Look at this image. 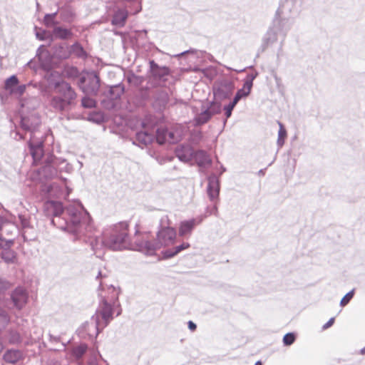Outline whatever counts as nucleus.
Masks as SVG:
<instances>
[{
  "mask_svg": "<svg viewBox=\"0 0 365 365\" xmlns=\"http://www.w3.org/2000/svg\"><path fill=\"white\" fill-rule=\"evenodd\" d=\"M192 137L193 140H200L202 138V134L201 131H196L192 133Z\"/></svg>",
  "mask_w": 365,
  "mask_h": 365,
  "instance_id": "5fc2aeb1",
  "label": "nucleus"
},
{
  "mask_svg": "<svg viewBox=\"0 0 365 365\" xmlns=\"http://www.w3.org/2000/svg\"><path fill=\"white\" fill-rule=\"evenodd\" d=\"M251 89H247V88L245 87V85L243 84V87L240 89H239L235 97L233 98L232 102H233L235 104H237V103L244 97H246L249 96L250 93Z\"/></svg>",
  "mask_w": 365,
  "mask_h": 365,
  "instance_id": "e433bc0d",
  "label": "nucleus"
},
{
  "mask_svg": "<svg viewBox=\"0 0 365 365\" xmlns=\"http://www.w3.org/2000/svg\"><path fill=\"white\" fill-rule=\"evenodd\" d=\"M19 81L16 75H12L6 79L4 83V88L11 93L16 86L19 84Z\"/></svg>",
  "mask_w": 365,
  "mask_h": 365,
  "instance_id": "2f4dec72",
  "label": "nucleus"
},
{
  "mask_svg": "<svg viewBox=\"0 0 365 365\" xmlns=\"http://www.w3.org/2000/svg\"><path fill=\"white\" fill-rule=\"evenodd\" d=\"M58 160L53 156L49 158L46 164L44 165L41 170V174L43 178L46 179H52L57 176L58 170L56 165H58Z\"/></svg>",
  "mask_w": 365,
  "mask_h": 365,
  "instance_id": "f3484780",
  "label": "nucleus"
},
{
  "mask_svg": "<svg viewBox=\"0 0 365 365\" xmlns=\"http://www.w3.org/2000/svg\"><path fill=\"white\" fill-rule=\"evenodd\" d=\"M125 92L122 83L109 86L101 96V104L107 110H113L120 106L121 96Z\"/></svg>",
  "mask_w": 365,
  "mask_h": 365,
  "instance_id": "20e7f679",
  "label": "nucleus"
},
{
  "mask_svg": "<svg viewBox=\"0 0 365 365\" xmlns=\"http://www.w3.org/2000/svg\"><path fill=\"white\" fill-rule=\"evenodd\" d=\"M278 34L277 31H275L274 29L272 27L269 28L262 38L261 45L262 51H264L267 48L274 43L277 41Z\"/></svg>",
  "mask_w": 365,
  "mask_h": 365,
  "instance_id": "5701e85b",
  "label": "nucleus"
},
{
  "mask_svg": "<svg viewBox=\"0 0 365 365\" xmlns=\"http://www.w3.org/2000/svg\"><path fill=\"white\" fill-rule=\"evenodd\" d=\"M29 301V293L22 287H17L10 293V297L6 302L9 309L21 311Z\"/></svg>",
  "mask_w": 365,
  "mask_h": 365,
  "instance_id": "0eeeda50",
  "label": "nucleus"
},
{
  "mask_svg": "<svg viewBox=\"0 0 365 365\" xmlns=\"http://www.w3.org/2000/svg\"><path fill=\"white\" fill-rule=\"evenodd\" d=\"M27 85L26 84H21V85H17L16 88L11 91V94L16 95L19 96H21L26 91Z\"/></svg>",
  "mask_w": 365,
  "mask_h": 365,
  "instance_id": "de8ad7c7",
  "label": "nucleus"
},
{
  "mask_svg": "<svg viewBox=\"0 0 365 365\" xmlns=\"http://www.w3.org/2000/svg\"><path fill=\"white\" fill-rule=\"evenodd\" d=\"M205 108L210 111L211 117L220 113L222 110L221 103L214 101L208 102V106Z\"/></svg>",
  "mask_w": 365,
  "mask_h": 365,
  "instance_id": "72a5a7b5",
  "label": "nucleus"
},
{
  "mask_svg": "<svg viewBox=\"0 0 365 365\" xmlns=\"http://www.w3.org/2000/svg\"><path fill=\"white\" fill-rule=\"evenodd\" d=\"M236 106L233 102H230L227 105H225L223 108L225 110V119L224 120V125L226 124L227 119L232 115V112L234 108Z\"/></svg>",
  "mask_w": 365,
  "mask_h": 365,
  "instance_id": "c03bdc74",
  "label": "nucleus"
},
{
  "mask_svg": "<svg viewBox=\"0 0 365 365\" xmlns=\"http://www.w3.org/2000/svg\"><path fill=\"white\" fill-rule=\"evenodd\" d=\"M304 0H285L277 11V15L282 14L287 17L297 16L301 11Z\"/></svg>",
  "mask_w": 365,
  "mask_h": 365,
  "instance_id": "9d476101",
  "label": "nucleus"
},
{
  "mask_svg": "<svg viewBox=\"0 0 365 365\" xmlns=\"http://www.w3.org/2000/svg\"><path fill=\"white\" fill-rule=\"evenodd\" d=\"M289 17L287 16H282V14L277 15L273 21L272 29L277 31L278 34H282L284 37L287 31L290 29L291 24L289 21Z\"/></svg>",
  "mask_w": 365,
  "mask_h": 365,
  "instance_id": "dca6fc26",
  "label": "nucleus"
},
{
  "mask_svg": "<svg viewBox=\"0 0 365 365\" xmlns=\"http://www.w3.org/2000/svg\"><path fill=\"white\" fill-rule=\"evenodd\" d=\"M207 193L210 201L215 202L218 200L220 194V180L215 174H212L207 178Z\"/></svg>",
  "mask_w": 365,
  "mask_h": 365,
  "instance_id": "f8f14e48",
  "label": "nucleus"
},
{
  "mask_svg": "<svg viewBox=\"0 0 365 365\" xmlns=\"http://www.w3.org/2000/svg\"><path fill=\"white\" fill-rule=\"evenodd\" d=\"M190 247V245L188 242H182L181 245L175 246L172 249H168L164 250L162 253L165 259H169L175 257L178 253L185 250Z\"/></svg>",
  "mask_w": 365,
  "mask_h": 365,
  "instance_id": "a878e982",
  "label": "nucleus"
},
{
  "mask_svg": "<svg viewBox=\"0 0 365 365\" xmlns=\"http://www.w3.org/2000/svg\"><path fill=\"white\" fill-rule=\"evenodd\" d=\"M103 277V276L102 275V273L101 271L98 272V275L96 276V279H99Z\"/></svg>",
  "mask_w": 365,
  "mask_h": 365,
  "instance_id": "680f3d73",
  "label": "nucleus"
},
{
  "mask_svg": "<svg viewBox=\"0 0 365 365\" xmlns=\"http://www.w3.org/2000/svg\"><path fill=\"white\" fill-rule=\"evenodd\" d=\"M128 16V11L125 8L118 9L113 14L111 24L118 28L125 26Z\"/></svg>",
  "mask_w": 365,
  "mask_h": 365,
  "instance_id": "412c9836",
  "label": "nucleus"
},
{
  "mask_svg": "<svg viewBox=\"0 0 365 365\" xmlns=\"http://www.w3.org/2000/svg\"><path fill=\"white\" fill-rule=\"evenodd\" d=\"M149 73L151 81L155 82V85L166 86L169 78L171 76V71L169 67L160 66L154 60L149 61Z\"/></svg>",
  "mask_w": 365,
  "mask_h": 365,
  "instance_id": "423d86ee",
  "label": "nucleus"
},
{
  "mask_svg": "<svg viewBox=\"0 0 365 365\" xmlns=\"http://www.w3.org/2000/svg\"><path fill=\"white\" fill-rule=\"evenodd\" d=\"M87 83L83 88V91L86 93L96 96L100 88V78L98 75L93 72L88 76Z\"/></svg>",
  "mask_w": 365,
  "mask_h": 365,
  "instance_id": "2eb2a0df",
  "label": "nucleus"
},
{
  "mask_svg": "<svg viewBox=\"0 0 365 365\" xmlns=\"http://www.w3.org/2000/svg\"><path fill=\"white\" fill-rule=\"evenodd\" d=\"M55 94L49 98V106L55 112L70 120L69 113L76 104L77 93L70 83L65 81L54 84Z\"/></svg>",
  "mask_w": 365,
  "mask_h": 365,
  "instance_id": "7ed1b4c3",
  "label": "nucleus"
},
{
  "mask_svg": "<svg viewBox=\"0 0 365 365\" xmlns=\"http://www.w3.org/2000/svg\"><path fill=\"white\" fill-rule=\"evenodd\" d=\"M11 284L5 279L0 277V299L4 297L5 292L9 289Z\"/></svg>",
  "mask_w": 365,
  "mask_h": 365,
  "instance_id": "79ce46f5",
  "label": "nucleus"
},
{
  "mask_svg": "<svg viewBox=\"0 0 365 365\" xmlns=\"http://www.w3.org/2000/svg\"><path fill=\"white\" fill-rule=\"evenodd\" d=\"M53 34L56 38L63 40L68 39L73 36L71 30L60 26L55 27L53 30Z\"/></svg>",
  "mask_w": 365,
  "mask_h": 365,
  "instance_id": "c756f323",
  "label": "nucleus"
},
{
  "mask_svg": "<svg viewBox=\"0 0 365 365\" xmlns=\"http://www.w3.org/2000/svg\"><path fill=\"white\" fill-rule=\"evenodd\" d=\"M56 15H57V12L46 14L43 18L44 24L47 27H50V26H53L56 24H57V22L55 21Z\"/></svg>",
  "mask_w": 365,
  "mask_h": 365,
  "instance_id": "a19ab883",
  "label": "nucleus"
},
{
  "mask_svg": "<svg viewBox=\"0 0 365 365\" xmlns=\"http://www.w3.org/2000/svg\"><path fill=\"white\" fill-rule=\"evenodd\" d=\"M49 336V344L51 350L55 351H61L65 350L66 349V343L61 340L60 336H53L51 334H48Z\"/></svg>",
  "mask_w": 365,
  "mask_h": 365,
  "instance_id": "bb28decb",
  "label": "nucleus"
},
{
  "mask_svg": "<svg viewBox=\"0 0 365 365\" xmlns=\"http://www.w3.org/2000/svg\"><path fill=\"white\" fill-rule=\"evenodd\" d=\"M334 322V317L330 318L329 319V321L323 325L322 329L325 330V329H329V327H331L333 325Z\"/></svg>",
  "mask_w": 365,
  "mask_h": 365,
  "instance_id": "864d4df0",
  "label": "nucleus"
},
{
  "mask_svg": "<svg viewBox=\"0 0 365 365\" xmlns=\"http://www.w3.org/2000/svg\"><path fill=\"white\" fill-rule=\"evenodd\" d=\"M19 219L24 230L23 237L26 240H32L35 238V235H30V231L33 232L34 228L31 226L29 219L23 215H19Z\"/></svg>",
  "mask_w": 365,
  "mask_h": 365,
  "instance_id": "393cba45",
  "label": "nucleus"
},
{
  "mask_svg": "<svg viewBox=\"0 0 365 365\" xmlns=\"http://www.w3.org/2000/svg\"><path fill=\"white\" fill-rule=\"evenodd\" d=\"M180 138V134L176 130H168L164 127H160L156 130L155 139L159 144H163L165 142L175 143Z\"/></svg>",
  "mask_w": 365,
  "mask_h": 365,
  "instance_id": "9b49d317",
  "label": "nucleus"
},
{
  "mask_svg": "<svg viewBox=\"0 0 365 365\" xmlns=\"http://www.w3.org/2000/svg\"><path fill=\"white\" fill-rule=\"evenodd\" d=\"M354 294V290H351L347 294H346L344 297L341 299L340 305L341 307H344L348 304L350 300L353 298Z\"/></svg>",
  "mask_w": 365,
  "mask_h": 365,
  "instance_id": "09e8293b",
  "label": "nucleus"
},
{
  "mask_svg": "<svg viewBox=\"0 0 365 365\" xmlns=\"http://www.w3.org/2000/svg\"><path fill=\"white\" fill-rule=\"evenodd\" d=\"M258 75L257 72L249 73L245 79L244 85L247 89H252L253 86V81L257 78Z\"/></svg>",
  "mask_w": 365,
  "mask_h": 365,
  "instance_id": "37998d69",
  "label": "nucleus"
},
{
  "mask_svg": "<svg viewBox=\"0 0 365 365\" xmlns=\"http://www.w3.org/2000/svg\"><path fill=\"white\" fill-rule=\"evenodd\" d=\"M104 289L105 287L101 282L98 295L101 300L99 306L90 321L83 325V329L91 337L96 338L98 334L113 320L115 307L118 308L116 316H119L122 312L118 302L119 292L115 287L110 285L108 287L109 295L106 296L103 294Z\"/></svg>",
  "mask_w": 365,
  "mask_h": 365,
  "instance_id": "f03ea898",
  "label": "nucleus"
},
{
  "mask_svg": "<svg viewBox=\"0 0 365 365\" xmlns=\"http://www.w3.org/2000/svg\"><path fill=\"white\" fill-rule=\"evenodd\" d=\"M14 242L11 240H5L0 235V247L1 248H10Z\"/></svg>",
  "mask_w": 365,
  "mask_h": 365,
  "instance_id": "8fccbe9b",
  "label": "nucleus"
},
{
  "mask_svg": "<svg viewBox=\"0 0 365 365\" xmlns=\"http://www.w3.org/2000/svg\"><path fill=\"white\" fill-rule=\"evenodd\" d=\"M132 78H134V79H135V80H138V79H139V77H138V76H135V75H134V74H133L131 77H129V78H128V81H129V82H132Z\"/></svg>",
  "mask_w": 365,
  "mask_h": 365,
  "instance_id": "052dcab7",
  "label": "nucleus"
},
{
  "mask_svg": "<svg viewBox=\"0 0 365 365\" xmlns=\"http://www.w3.org/2000/svg\"><path fill=\"white\" fill-rule=\"evenodd\" d=\"M71 53L75 55L77 58L86 59L88 57L87 52L84 50L83 46L78 43H75L71 47Z\"/></svg>",
  "mask_w": 365,
  "mask_h": 365,
  "instance_id": "7c9ffc66",
  "label": "nucleus"
},
{
  "mask_svg": "<svg viewBox=\"0 0 365 365\" xmlns=\"http://www.w3.org/2000/svg\"><path fill=\"white\" fill-rule=\"evenodd\" d=\"M40 124V116L35 110H33L28 114H22L21 115V128L25 131L30 132L31 136H35L34 132Z\"/></svg>",
  "mask_w": 365,
  "mask_h": 365,
  "instance_id": "1a4fd4ad",
  "label": "nucleus"
},
{
  "mask_svg": "<svg viewBox=\"0 0 365 365\" xmlns=\"http://www.w3.org/2000/svg\"><path fill=\"white\" fill-rule=\"evenodd\" d=\"M296 336L294 333H287L283 337V344L284 346H290L294 342Z\"/></svg>",
  "mask_w": 365,
  "mask_h": 365,
  "instance_id": "49530a36",
  "label": "nucleus"
},
{
  "mask_svg": "<svg viewBox=\"0 0 365 365\" xmlns=\"http://www.w3.org/2000/svg\"><path fill=\"white\" fill-rule=\"evenodd\" d=\"M359 354H360L361 355H365V346H364V348H362V349H360V351H359Z\"/></svg>",
  "mask_w": 365,
  "mask_h": 365,
  "instance_id": "0e129e2a",
  "label": "nucleus"
},
{
  "mask_svg": "<svg viewBox=\"0 0 365 365\" xmlns=\"http://www.w3.org/2000/svg\"><path fill=\"white\" fill-rule=\"evenodd\" d=\"M8 340L11 344H18L21 342V336L16 330H10L8 333Z\"/></svg>",
  "mask_w": 365,
  "mask_h": 365,
  "instance_id": "58836bf2",
  "label": "nucleus"
},
{
  "mask_svg": "<svg viewBox=\"0 0 365 365\" xmlns=\"http://www.w3.org/2000/svg\"><path fill=\"white\" fill-rule=\"evenodd\" d=\"M210 215H217V207L216 205H214L211 208H207V211Z\"/></svg>",
  "mask_w": 365,
  "mask_h": 365,
  "instance_id": "6e6d98bb",
  "label": "nucleus"
},
{
  "mask_svg": "<svg viewBox=\"0 0 365 365\" xmlns=\"http://www.w3.org/2000/svg\"><path fill=\"white\" fill-rule=\"evenodd\" d=\"M192 160L200 168H206L212 164L210 155L202 150H194Z\"/></svg>",
  "mask_w": 365,
  "mask_h": 365,
  "instance_id": "aec40b11",
  "label": "nucleus"
},
{
  "mask_svg": "<svg viewBox=\"0 0 365 365\" xmlns=\"http://www.w3.org/2000/svg\"><path fill=\"white\" fill-rule=\"evenodd\" d=\"M86 78L85 77H81L80 78V83H86Z\"/></svg>",
  "mask_w": 365,
  "mask_h": 365,
  "instance_id": "338daca9",
  "label": "nucleus"
},
{
  "mask_svg": "<svg viewBox=\"0 0 365 365\" xmlns=\"http://www.w3.org/2000/svg\"><path fill=\"white\" fill-rule=\"evenodd\" d=\"M154 140V136L147 131H140L135 135V142L143 145L150 144Z\"/></svg>",
  "mask_w": 365,
  "mask_h": 365,
  "instance_id": "cd10ccee",
  "label": "nucleus"
},
{
  "mask_svg": "<svg viewBox=\"0 0 365 365\" xmlns=\"http://www.w3.org/2000/svg\"><path fill=\"white\" fill-rule=\"evenodd\" d=\"M278 124L279 126V129L278 132L277 144L279 148H282L284 144V139L287 137V130L281 122L278 121Z\"/></svg>",
  "mask_w": 365,
  "mask_h": 365,
  "instance_id": "f704fd0d",
  "label": "nucleus"
},
{
  "mask_svg": "<svg viewBox=\"0 0 365 365\" xmlns=\"http://www.w3.org/2000/svg\"><path fill=\"white\" fill-rule=\"evenodd\" d=\"M43 212L52 217L53 225L71 234L73 240L89 244L93 251L104 247L115 251L130 248L127 222L110 225L98 235L96 234L89 213L81 202L71 203L64 207L59 201L47 200L43 204Z\"/></svg>",
  "mask_w": 365,
  "mask_h": 365,
  "instance_id": "f257e3e1",
  "label": "nucleus"
},
{
  "mask_svg": "<svg viewBox=\"0 0 365 365\" xmlns=\"http://www.w3.org/2000/svg\"><path fill=\"white\" fill-rule=\"evenodd\" d=\"M169 102V94L167 91L160 89L155 91L153 97V107L157 111L163 110Z\"/></svg>",
  "mask_w": 365,
  "mask_h": 365,
  "instance_id": "ddd939ff",
  "label": "nucleus"
},
{
  "mask_svg": "<svg viewBox=\"0 0 365 365\" xmlns=\"http://www.w3.org/2000/svg\"><path fill=\"white\" fill-rule=\"evenodd\" d=\"M9 224L4 220V219L0 216V230L5 229Z\"/></svg>",
  "mask_w": 365,
  "mask_h": 365,
  "instance_id": "4d7b16f0",
  "label": "nucleus"
},
{
  "mask_svg": "<svg viewBox=\"0 0 365 365\" xmlns=\"http://www.w3.org/2000/svg\"><path fill=\"white\" fill-rule=\"evenodd\" d=\"M21 357V354L19 351L10 349L6 351L4 356V360L9 364H16L17 363Z\"/></svg>",
  "mask_w": 365,
  "mask_h": 365,
  "instance_id": "c85d7f7f",
  "label": "nucleus"
},
{
  "mask_svg": "<svg viewBox=\"0 0 365 365\" xmlns=\"http://www.w3.org/2000/svg\"><path fill=\"white\" fill-rule=\"evenodd\" d=\"M96 101L89 97H83L81 100V105L86 108H92L96 107Z\"/></svg>",
  "mask_w": 365,
  "mask_h": 365,
  "instance_id": "a18cd8bd",
  "label": "nucleus"
},
{
  "mask_svg": "<svg viewBox=\"0 0 365 365\" xmlns=\"http://www.w3.org/2000/svg\"><path fill=\"white\" fill-rule=\"evenodd\" d=\"M255 365H262V363L261 362V361H257Z\"/></svg>",
  "mask_w": 365,
  "mask_h": 365,
  "instance_id": "774afa93",
  "label": "nucleus"
},
{
  "mask_svg": "<svg viewBox=\"0 0 365 365\" xmlns=\"http://www.w3.org/2000/svg\"><path fill=\"white\" fill-rule=\"evenodd\" d=\"M209 112L205 107L202 106L200 113H197L193 118V125L197 127L207 123L212 118Z\"/></svg>",
  "mask_w": 365,
  "mask_h": 365,
  "instance_id": "b1692460",
  "label": "nucleus"
},
{
  "mask_svg": "<svg viewBox=\"0 0 365 365\" xmlns=\"http://www.w3.org/2000/svg\"><path fill=\"white\" fill-rule=\"evenodd\" d=\"M1 255L2 259L6 263L14 262L16 258L15 252L9 248H3Z\"/></svg>",
  "mask_w": 365,
  "mask_h": 365,
  "instance_id": "473e14b6",
  "label": "nucleus"
},
{
  "mask_svg": "<svg viewBox=\"0 0 365 365\" xmlns=\"http://www.w3.org/2000/svg\"><path fill=\"white\" fill-rule=\"evenodd\" d=\"M194 150H195L189 145H181L176 148L175 155L180 161L190 163L192 160Z\"/></svg>",
  "mask_w": 365,
  "mask_h": 365,
  "instance_id": "a211bd4d",
  "label": "nucleus"
},
{
  "mask_svg": "<svg viewBox=\"0 0 365 365\" xmlns=\"http://www.w3.org/2000/svg\"><path fill=\"white\" fill-rule=\"evenodd\" d=\"M29 148L35 162L39 161L43 155V142L31 135L28 142Z\"/></svg>",
  "mask_w": 365,
  "mask_h": 365,
  "instance_id": "4468645a",
  "label": "nucleus"
},
{
  "mask_svg": "<svg viewBox=\"0 0 365 365\" xmlns=\"http://www.w3.org/2000/svg\"><path fill=\"white\" fill-rule=\"evenodd\" d=\"M140 10H141V6H140V5L138 4V9L133 12V14H138L139 11H140Z\"/></svg>",
  "mask_w": 365,
  "mask_h": 365,
  "instance_id": "69168bd1",
  "label": "nucleus"
},
{
  "mask_svg": "<svg viewBox=\"0 0 365 365\" xmlns=\"http://www.w3.org/2000/svg\"><path fill=\"white\" fill-rule=\"evenodd\" d=\"M88 365H108L107 362L99 354L93 355L88 362Z\"/></svg>",
  "mask_w": 365,
  "mask_h": 365,
  "instance_id": "ea45409f",
  "label": "nucleus"
},
{
  "mask_svg": "<svg viewBox=\"0 0 365 365\" xmlns=\"http://www.w3.org/2000/svg\"><path fill=\"white\" fill-rule=\"evenodd\" d=\"M202 222L201 219L192 218L188 220L182 221L179 227V235L181 237L190 235L197 225H200Z\"/></svg>",
  "mask_w": 365,
  "mask_h": 365,
  "instance_id": "6ab92c4d",
  "label": "nucleus"
},
{
  "mask_svg": "<svg viewBox=\"0 0 365 365\" xmlns=\"http://www.w3.org/2000/svg\"><path fill=\"white\" fill-rule=\"evenodd\" d=\"M11 135L16 140H19L24 138V135L19 131H11Z\"/></svg>",
  "mask_w": 365,
  "mask_h": 365,
  "instance_id": "603ef678",
  "label": "nucleus"
},
{
  "mask_svg": "<svg viewBox=\"0 0 365 365\" xmlns=\"http://www.w3.org/2000/svg\"><path fill=\"white\" fill-rule=\"evenodd\" d=\"M235 83L229 79H222L213 86V93L216 98L225 100L230 98L235 90Z\"/></svg>",
  "mask_w": 365,
  "mask_h": 365,
  "instance_id": "6e6552de",
  "label": "nucleus"
},
{
  "mask_svg": "<svg viewBox=\"0 0 365 365\" xmlns=\"http://www.w3.org/2000/svg\"><path fill=\"white\" fill-rule=\"evenodd\" d=\"M187 326H188L189 329L192 331H195V329L197 328V325L192 321H189L187 322Z\"/></svg>",
  "mask_w": 365,
  "mask_h": 365,
  "instance_id": "13d9d810",
  "label": "nucleus"
},
{
  "mask_svg": "<svg viewBox=\"0 0 365 365\" xmlns=\"http://www.w3.org/2000/svg\"><path fill=\"white\" fill-rule=\"evenodd\" d=\"M9 322L10 316L8 312L5 309L0 308V331L6 328Z\"/></svg>",
  "mask_w": 365,
  "mask_h": 365,
  "instance_id": "c9c22d12",
  "label": "nucleus"
},
{
  "mask_svg": "<svg viewBox=\"0 0 365 365\" xmlns=\"http://www.w3.org/2000/svg\"><path fill=\"white\" fill-rule=\"evenodd\" d=\"M141 96H142V98L145 100L148 99L149 98V95L148 93V89L147 88H145V89H141Z\"/></svg>",
  "mask_w": 365,
  "mask_h": 365,
  "instance_id": "bf43d9fd",
  "label": "nucleus"
},
{
  "mask_svg": "<svg viewBox=\"0 0 365 365\" xmlns=\"http://www.w3.org/2000/svg\"><path fill=\"white\" fill-rule=\"evenodd\" d=\"M36 36L38 39L41 41L45 40L46 38V32L44 30H42L41 31H36Z\"/></svg>",
  "mask_w": 365,
  "mask_h": 365,
  "instance_id": "3c124183",
  "label": "nucleus"
},
{
  "mask_svg": "<svg viewBox=\"0 0 365 365\" xmlns=\"http://www.w3.org/2000/svg\"><path fill=\"white\" fill-rule=\"evenodd\" d=\"M87 349L88 346L86 344H81L73 349L72 354L76 359H79L84 355Z\"/></svg>",
  "mask_w": 365,
  "mask_h": 365,
  "instance_id": "4c0bfd02",
  "label": "nucleus"
},
{
  "mask_svg": "<svg viewBox=\"0 0 365 365\" xmlns=\"http://www.w3.org/2000/svg\"><path fill=\"white\" fill-rule=\"evenodd\" d=\"M176 230L170 227V221L168 215H164L160 220L156 240L158 245L162 247L172 245L176 240Z\"/></svg>",
  "mask_w": 365,
  "mask_h": 365,
  "instance_id": "39448f33",
  "label": "nucleus"
},
{
  "mask_svg": "<svg viewBox=\"0 0 365 365\" xmlns=\"http://www.w3.org/2000/svg\"><path fill=\"white\" fill-rule=\"evenodd\" d=\"M264 173H265V170L264 169H261V170H259L258 174L259 175H264Z\"/></svg>",
  "mask_w": 365,
  "mask_h": 365,
  "instance_id": "e2e57ef3",
  "label": "nucleus"
},
{
  "mask_svg": "<svg viewBox=\"0 0 365 365\" xmlns=\"http://www.w3.org/2000/svg\"><path fill=\"white\" fill-rule=\"evenodd\" d=\"M139 250L148 255H154L156 250L161 248L157 240L154 241L145 240L138 244Z\"/></svg>",
  "mask_w": 365,
  "mask_h": 365,
  "instance_id": "4be33fe9",
  "label": "nucleus"
}]
</instances>
